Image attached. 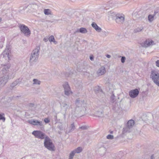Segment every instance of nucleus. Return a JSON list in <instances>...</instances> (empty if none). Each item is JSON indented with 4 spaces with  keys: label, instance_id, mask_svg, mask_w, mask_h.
<instances>
[{
    "label": "nucleus",
    "instance_id": "f257e3e1",
    "mask_svg": "<svg viewBox=\"0 0 159 159\" xmlns=\"http://www.w3.org/2000/svg\"><path fill=\"white\" fill-rule=\"evenodd\" d=\"M1 61L2 62L5 64H2L4 66V67L2 70L3 75L0 77V88L3 87L9 78L12 77L10 75L9 73L8 69L10 67V65L8 64L11 57V52L10 49L6 48L1 55Z\"/></svg>",
    "mask_w": 159,
    "mask_h": 159
},
{
    "label": "nucleus",
    "instance_id": "f03ea898",
    "mask_svg": "<svg viewBox=\"0 0 159 159\" xmlns=\"http://www.w3.org/2000/svg\"><path fill=\"white\" fill-rule=\"evenodd\" d=\"M75 104L76 105L75 110V114L80 115V116L84 115L86 110L87 104L84 101H80L79 99H77L76 100Z\"/></svg>",
    "mask_w": 159,
    "mask_h": 159
},
{
    "label": "nucleus",
    "instance_id": "7ed1b4c3",
    "mask_svg": "<svg viewBox=\"0 0 159 159\" xmlns=\"http://www.w3.org/2000/svg\"><path fill=\"white\" fill-rule=\"evenodd\" d=\"M40 48L37 47L32 52L31 54L30 61V63L36 61L38 59Z\"/></svg>",
    "mask_w": 159,
    "mask_h": 159
},
{
    "label": "nucleus",
    "instance_id": "20e7f679",
    "mask_svg": "<svg viewBox=\"0 0 159 159\" xmlns=\"http://www.w3.org/2000/svg\"><path fill=\"white\" fill-rule=\"evenodd\" d=\"M150 78L154 83L159 86V73L158 71L152 70L150 72Z\"/></svg>",
    "mask_w": 159,
    "mask_h": 159
},
{
    "label": "nucleus",
    "instance_id": "39448f33",
    "mask_svg": "<svg viewBox=\"0 0 159 159\" xmlns=\"http://www.w3.org/2000/svg\"><path fill=\"white\" fill-rule=\"evenodd\" d=\"M44 145L45 147L50 151H54L55 150V147L51 140L48 137L44 140Z\"/></svg>",
    "mask_w": 159,
    "mask_h": 159
},
{
    "label": "nucleus",
    "instance_id": "423d86ee",
    "mask_svg": "<svg viewBox=\"0 0 159 159\" xmlns=\"http://www.w3.org/2000/svg\"><path fill=\"white\" fill-rule=\"evenodd\" d=\"M19 27L21 32L26 37H29L31 34V32L27 26L23 24H20Z\"/></svg>",
    "mask_w": 159,
    "mask_h": 159
},
{
    "label": "nucleus",
    "instance_id": "0eeeda50",
    "mask_svg": "<svg viewBox=\"0 0 159 159\" xmlns=\"http://www.w3.org/2000/svg\"><path fill=\"white\" fill-rule=\"evenodd\" d=\"M125 15L122 14H117L112 18L115 20L116 22L118 24H121L125 21Z\"/></svg>",
    "mask_w": 159,
    "mask_h": 159
},
{
    "label": "nucleus",
    "instance_id": "6e6552de",
    "mask_svg": "<svg viewBox=\"0 0 159 159\" xmlns=\"http://www.w3.org/2000/svg\"><path fill=\"white\" fill-rule=\"evenodd\" d=\"M32 134L35 136V138L41 139H45L46 137H48L44 133L41 131H34L32 133Z\"/></svg>",
    "mask_w": 159,
    "mask_h": 159
},
{
    "label": "nucleus",
    "instance_id": "1a4fd4ad",
    "mask_svg": "<svg viewBox=\"0 0 159 159\" xmlns=\"http://www.w3.org/2000/svg\"><path fill=\"white\" fill-rule=\"evenodd\" d=\"M134 124V121L133 120H129L127 123V126L123 129V131L125 132H129L130 129H132Z\"/></svg>",
    "mask_w": 159,
    "mask_h": 159
},
{
    "label": "nucleus",
    "instance_id": "9d476101",
    "mask_svg": "<svg viewBox=\"0 0 159 159\" xmlns=\"http://www.w3.org/2000/svg\"><path fill=\"white\" fill-rule=\"evenodd\" d=\"M94 90L95 93L97 94V95L99 97H100L102 98L104 97L105 96V94L103 93L102 90L100 88V87L97 86L95 87L94 89Z\"/></svg>",
    "mask_w": 159,
    "mask_h": 159
},
{
    "label": "nucleus",
    "instance_id": "9b49d317",
    "mask_svg": "<svg viewBox=\"0 0 159 159\" xmlns=\"http://www.w3.org/2000/svg\"><path fill=\"white\" fill-rule=\"evenodd\" d=\"M64 88L65 94L67 96L69 95L71 93L70 89L67 82H65L63 85Z\"/></svg>",
    "mask_w": 159,
    "mask_h": 159
},
{
    "label": "nucleus",
    "instance_id": "f8f14e48",
    "mask_svg": "<svg viewBox=\"0 0 159 159\" xmlns=\"http://www.w3.org/2000/svg\"><path fill=\"white\" fill-rule=\"evenodd\" d=\"M139 93V91L137 89L131 90L129 92L130 96L133 98L136 97L138 95Z\"/></svg>",
    "mask_w": 159,
    "mask_h": 159
},
{
    "label": "nucleus",
    "instance_id": "ddd939ff",
    "mask_svg": "<svg viewBox=\"0 0 159 159\" xmlns=\"http://www.w3.org/2000/svg\"><path fill=\"white\" fill-rule=\"evenodd\" d=\"M105 68L104 66H102L99 68L97 72L98 76H99L104 75L106 72Z\"/></svg>",
    "mask_w": 159,
    "mask_h": 159
},
{
    "label": "nucleus",
    "instance_id": "4468645a",
    "mask_svg": "<svg viewBox=\"0 0 159 159\" xmlns=\"http://www.w3.org/2000/svg\"><path fill=\"white\" fill-rule=\"evenodd\" d=\"M106 151V149L103 145H102V146L99 148L98 150L99 154L102 156H103L105 154Z\"/></svg>",
    "mask_w": 159,
    "mask_h": 159
},
{
    "label": "nucleus",
    "instance_id": "2eb2a0df",
    "mask_svg": "<svg viewBox=\"0 0 159 159\" xmlns=\"http://www.w3.org/2000/svg\"><path fill=\"white\" fill-rule=\"evenodd\" d=\"M153 41L152 40L149 39L146 40L144 43H143L142 46L145 47H147L152 44Z\"/></svg>",
    "mask_w": 159,
    "mask_h": 159
},
{
    "label": "nucleus",
    "instance_id": "dca6fc26",
    "mask_svg": "<svg viewBox=\"0 0 159 159\" xmlns=\"http://www.w3.org/2000/svg\"><path fill=\"white\" fill-rule=\"evenodd\" d=\"M91 25L92 27L94 28L97 31L99 32L101 31V28L99 27L94 22H93Z\"/></svg>",
    "mask_w": 159,
    "mask_h": 159
},
{
    "label": "nucleus",
    "instance_id": "f3484780",
    "mask_svg": "<svg viewBox=\"0 0 159 159\" xmlns=\"http://www.w3.org/2000/svg\"><path fill=\"white\" fill-rule=\"evenodd\" d=\"M75 129V127L74 123L71 124L69 127L68 130H67L66 132L67 133H69L73 131Z\"/></svg>",
    "mask_w": 159,
    "mask_h": 159
},
{
    "label": "nucleus",
    "instance_id": "a211bd4d",
    "mask_svg": "<svg viewBox=\"0 0 159 159\" xmlns=\"http://www.w3.org/2000/svg\"><path fill=\"white\" fill-rule=\"evenodd\" d=\"M76 32H80L82 34H85L87 32V31L85 28L81 27L79 29L77 30Z\"/></svg>",
    "mask_w": 159,
    "mask_h": 159
},
{
    "label": "nucleus",
    "instance_id": "6ab92c4d",
    "mask_svg": "<svg viewBox=\"0 0 159 159\" xmlns=\"http://www.w3.org/2000/svg\"><path fill=\"white\" fill-rule=\"evenodd\" d=\"M143 29V27L141 26L133 30V32L134 33H139L142 31Z\"/></svg>",
    "mask_w": 159,
    "mask_h": 159
},
{
    "label": "nucleus",
    "instance_id": "aec40b11",
    "mask_svg": "<svg viewBox=\"0 0 159 159\" xmlns=\"http://www.w3.org/2000/svg\"><path fill=\"white\" fill-rule=\"evenodd\" d=\"M155 16L153 15H149L148 16V19L149 22L153 21L156 18Z\"/></svg>",
    "mask_w": 159,
    "mask_h": 159
},
{
    "label": "nucleus",
    "instance_id": "412c9836",
    "mask_svg": "<svg viewBox=\"0 0 159 159\" xmlns=\"http://www.w3.org/2000/svg\"><path fill=\"white\" fill-rule=\"evenodd\" d=\"M62 106L63 109L65 111H66L69 107V106L65 103H63Z\"/></svg>",
    "mask_w": 159,
    "mask_h": 159
},
{
    "label": "nucleus",
    "instance_id": "4be33fe9",
    "mask_svg": "<svg viewBox=\"0 0 159 159\" xmlns=\"http://www.w3.org/2000/svg\"><path fill=\"white\" fill-rule=\"evenodd\" d=\"M82 151V148L81 147H79L72 151L74 152V153L75 154L76 153H80Z\"/></svg>",
    "mask_w": 159,
    "mask_h": 159
},
{
    "label": "nucleus",
    "instance_id": "5701e85b",
    "mask_svg": "<svg viewBox=\"0 0 159 159\" xmlns=\"http://www.w3.org/2000/svg\"><path fill=\"white\" fill-rule=\"evenodd\" d=\"M44 12L46 15H49L51 14V11L49 9H45L44 11Z\"/></svg>",
    "mask_w": 159,
    "mask_h": 159
},
{
    "label": "nucleus",
    "instance_id": "b1692460",
    "mask_svg": "<svg viewBox=\"0 0 159 159\" xmlns=\"http://www.w3.org/2000/svg\"><path fill=\"white\" fill-rule=\"evenodd\" d=\"M29 7H30L33 9H35L38 8V6L36 4H30L28 6Z\"/></svg>",
    "mask_w": 159,
    "mask_h": 159
},
{
    "label": "nucleus",
    "instance_id": "393cba45",
    "mask_svg": "<svg viewBox=\"0 0 159 159\" xmlns=\"http://www.w3.org/2000/svg\"><path fill=\"white\" fill-rule=\"evenodd\" d=\"M33 84H38L39 85L40 84L41 82L37 79H34L33 80Z\"/></svg>",
    "mask_w": 159,
    "mask_h": 159
},
{
    "label": "nucleus",
    "instance_id": "a878e982",
    "mask_svg": "<svg viewBox=\"0 0 159 159\" xmlns=\"http://www.w3.org/2000/svg\"><path fill=\"white\" fill-rule=\"evenodd\" d=\"M37 120H28V122L30 124L34 125H36L35 124H36Z\"/></svg>",
    "mask_w": 159,
    "mask_h": 159
},
{
    "label": "nucleus",
    "instance_id": "bb28decb",
    "mask_svg": "<svg viewBox=\"0 0 159 159\" xmlns=\"http://www.w3.org/2000/svg\"><path fill=\"white\" fill-rule=\"evenodd\" d=\"M36 125H39L41 127H43V122L41 121H39L38 120L36 121V124H35Z\"/></svg>",
    "mask_w": 159,
    "mask_h": 159
},
{
    "label": "nucleus",
    "instance_id": "cd10ccee",
    "mask_svg": "<svg viewBox=\"0 0 159 159\" xmlns=\"http://www.w3.org/2000/svg\"><path fill=\"white\" fill-rule=\"evenodd\" d=\"M74 152L72 151L70 154L69 159H73V157L75 155Z\"/></svg>",
    "mask_w": 159,
    "mask_h": 159
},
{
    "label": "nucleus",
    "instance_id": "c85d7f7f",
    "mask_svg": "<svg viewBox=\"0 0 159 159\" xmlns=\"http://www.w3.org/2000/svg\"><path fill=\"white\" fill-rule=\"evenodd\" d=\"M48 40L50 42H55V39L53 35L51 36L49 38Z\"/></svg>",
    "mask_w": 159,
    "mask_h": 159
},
{
    "label": "nucleus",
    "instance_id": "c756f323",
    "mask_svg": "<svg viewBox=\"0 0 159 159\" xmlns=\"http://www.w3.org/2000/svg\"><path fill=\"white\" fill-rule=\"evenodd\" d=\"M18 83L19 82L18 81H15L11 84V86L12 88H13L15 86L17 85L18 84Z\"/></svg>",
    "mask_w": 159,
    "mask_h": 159
},
{
    "label": "nucleus",
    "instance_id": "7c9ffc66",
    "mask_svg": "<svg viewBox=\"0 0 159 159\" xmlns=\"http://www.w3.org/2000/svg\"><path fill=\"white\" fill-rule=\"evenodd\" d=\"M96 114L98 117H101L103 116L102 112V111H97Z\"/></svg>",
    "mask_w": 159,
    "mask_h": 159
},
{
    "label": "nucleus",
    "instance_id": "2f4dec72",
    "mask_svg": "<svg viewBox=\"0 0 159 159\" xmlns=\"http://www.w3.org/2000/svg\"><path fill=\"white\" fill-rule=\"evenodd\" d=\"M4 115V114H3L2 115L0 114V120H2L3 122H4L5 120V117L3 116Z\"/></svg>",
    "mask_w": 159,
    "mask_h": 159
},
{
    "label": "nucleus",
    "instance_id": "473e14b6",
    "mask_svg": "<svg viewBox=\"0 0 159 159\" xmlns=\"http://www.w3.org/2000/svg\"><path fill=\"white\" fill-rule=\"evenodd\" d=\"M34 104L33 103H29L28 105V106L29 107V108L31 109H32L33 107H34Z\"/></svg>",
    "mask_w": 159,
    "mask_h": 159
},
{
    "label": "nucleus",
    "instance_id": "72a5a7b5",
    "mask_svg": "<svg viewBox=\"0 0 159 159\" xmlns=\"http://www.w3.org/2000/svg\"><path fill=\"white\" fill-rule=\"evenodd\" d=\"M107 138L108 139H113L114 136L112 135L109 134L107 136Z\"/></svg>",
    "mask_w": 159,
    "mask_h": 159
},
{
    "label": "nucleus",
    "instance_id": "f704fd0d",
    "mask_svg": "<svg viewBox=\"0 0 159 159\" xmlns=\"http://www.w3.org/2000/svg\"><path fill=\"white\" fill-rule=\"evenodd\" d=\"M126 58L125 57H122L121 59V61L122 63H124L125 62Z\"/></svg>",
    "mask_w": 159,
    "mask_h": 159
},
{
    "label": "nucleus",
    "instance_id": "c9c22d12",
    "mask_svg": "<svg viewBox=\"0 0 159 159\" xmlns=\"http://www.w3.org/2000/svg\"><path fill=\"white\" fill-rule=\"evenodd\" d=\"M103 34L105 36H107L109 34V32L107 31H102Z\"/></svg>",
    "mask_w": 159,
    "mask_h": 159
},
{
    "label": "nucleus",
    "instance_id": "e433bc0d",
    "mask_svg": "<svg viewBox=\"0 0 159 159\" xmlns=\"http://www.w3.org/2000/svg\"><path fill=\"white\" fill-rule=\"evenodd\" d=\"M44 121L46 123H48L50 122V120L48 118H45L44 119Z\"/></svg>",
    "mask_w": 159,
    "mask_h": 159
},
{
    "label": "nucleus",
    "instance_id": "4c0bfd02",
    "mask_svg": "<svg viewBox=\"0 0 159 159\" xmlns=\"http://www.w3.org/2000/svg\"><path fill=\"white\" fill-rule=\"evenodd\" d=\"M115 96L114 94H113L111 97V99L112 101L113 102L114 101Z\"/></svg>",
    "mask_w": 159,
    "mask_h": 159
},
{
    "label": "nucleus",
    "instance_id": "58836bf2",
    "mask_svg": "<svg viewBox=\"0 0 159 159\" xmlns=\"http://www.w3.org/2000/svg\"><path fill=\"white\" fill-rule=\"evenodd\" d=\"M79 128L82 129H87V127L85 126H83L80 127Z\"/></svg>",
    "mask_w": 159,
    "mask_h": 159
},
{
    "label": "nucleus",
    "instance_id": "ea45409f",
    "mask_svg": "<svg viewBox=\"0 0 159 159\" xmlns=\"http://www.w3.org/2000/svg\"><path fill=\"white\" fill-rule=\"evenodd\" d=\"M156 64L157 66L159 67V60H157L156 61Z\"/></svg>",
    "mask_w": 159,
    "mask_h": 159
},
{
    "label": "nucleus",
    "instance_id": "a19ab883",
    "mask_svg": "<svg viewBox=\"0 0 159 159\" xmlns=\"http://www.w3.org/2000/svg\"><path fill=\"white\" fill-rule=\"evenodd\" d=\"M48 38H46V37L44 38L43 39V40L45 42H46L48 41Z\"/></svg>",
    "mask_w": 159,
    "mask_h": 159
},
{
    "label": "nucleus",
    "instance_id": "79ce46f5",
    "mask_svg": "<svg viewBox=\"0 0 159 159\" xmlns=\"http://www.w3.org/2000/svg\"><path fill=\"white\" fill-rule=\"evenodd\" d=\"M158 11H155L154 14H153V15H154L155 16L158 13Z\"/></svg>",
    "mask_w": 159,
    "mask_h": 159
},
{
    "label": "nucleus",
    "instance_id": "37998d69",
    "mask_svg": "<svg viewBox=\"0 0 159 159\" xmlns=\"http://www.w3.org/2000/svg\"><path fill=\"white\" fill-rule=\"evenodd\" d=\"M113 109L115 111V110H116V107H115V103H114V104H113Z\"/></svg>",
    "mask_w": 159,
    "mask_h": 159
},
{
    "label": "nucleus",
    "instance_id": "c03bdc74",
    "mask_svg": "<svg viewBox=\"0 0 159 159\" xmlns=\"http://www.w3.org/2000/svg\"><path fill=\"white\" fill-rule=\"evenodd\" d=\"M106 57L108 58H110L111 57V56L107 54L106 55Z\"/></svg>",
    "mask_w": 159,
    "mask_h": 159
},
{
    "label": "nucleus",
    "instance_id": "a18cd8bd",
    "mask_svg": "<svg viewBox=\"0 0 159 159\" xmlns=\"http://www.w3.org/2000/svg\"><path fill=\"white\" fill-rule=\"evenodd\" d=\"M90 59L91 60V61H92L93 60V57H91V56H90Z\"/></svg>",
    "mask_w": 159,
    "mask_h": 159
},
{
    "label": "nucleus",
    "instance_id": "49530a36",
    "mask_svg": "<svg viewBox=\"0 0 159 159\" xmlns=\"http://www.w3.org/2000/svg\"><path fill=\"white\" fill-rule=\"evenodd\" d=\"M154 159V157L153 156V155H152L151 157V158H150V159Z\"/></svg>",
    "mask_w": 159,
    "mask_h": 159
},
{
    "label": "nucleus",
    "instance_id": "de8ad7c7",
    "mask_svg": "<svg viewBox=\"0 0 159 159\" xmlns=\"http://www.w3.org/2000/svg\"><path fill=\"white\" fill-rule=\"evenodd\" d=\"M113 133V131H111L110 132V133L111 134H112V133Z\"/></svg>",
    "mask_w": 159,
    "mask_h": 159
},
{
    "label": "nucleus",
    "instance_id": "09e8293b",
    "mask_svg": "<svg viewBox=\"0 0 159 159\" xmlns=\"http://www.w3.org/2000/svg\"><path fill=\"white\" fill-rule=\"evenodd\" d=\"M59 129H61V127H59Z\"/></svg>",
    "mask_w": 159,
    "mask_h": 159
},
{
    "label": "nucleus",
    "instance_id": "8fccbe9b",
    "mask_svg": "<svg viewBox=\"0 0 159 159\" xmlns=\"http://www.w3.org/2000/svg\"><path fill=\"white\" fill-rule=\"evenodd\" d=\"M133 16H134V13H133Z\"/></svg>",
    "mask_w": 159,
    "mask_h": 159
},
{
    "label": "nucleus",
    "instance_id": "3c124183",
    "mask_svg": "<svg viewBox=\"0 0 159 159\" xmlns=\"http://www.w3.org/2000/svg\"><path fill=\"white\" fill-rule=\"evenodd\" d=\"M64 117H65V114H64Z\"/></svg>",
    "mask_w": 159,
    "mask_h": 159
},
{
    "label": "nucleus",
    "instance_id": "603ef678",
    "mask_svg": "<svg viewBox=\"0 0 159 159\" xmlns=\"http://www.w3.org/2000/svg\"><path fill=\"white\" fill-rule=\"evenodd\" d=\"M56 118H57V116H56Z\"/></svg>",
    "mask_w": 159,
    "mask_h": 159
}]
</instances>
